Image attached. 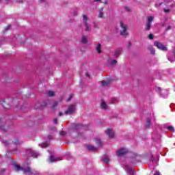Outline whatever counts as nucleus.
Segmentation results:
<instances>
[{
  "label": "nucleus",
  "instance_id": "obj_1",
  "mask_svg": "<svg viewBox=\"0 0 175 175\" xmlns=\"http://www.w3.org/2000/svg\"><path fill=\"white\" fill-rule=\"evenodd\" d=\"M14 169L16 170V172L22 171L25 174L27 175H38V172H36L35 170H31L30 167H27L26 169H24L23 167L15 165Z\"/></svg>",
  "mask_w": 175,
  "mask_h": 175
},
{
  "label": "nucleus",
  "instance_id": "obj_2",
  "mask_svg": "<svg viewBox=\"0 0 175 175\" xmlns=\"http://www.w3.org/2000/svg\"><path fill=\"white\" fill-rule=\"evenodd\" d=\"M120 27L122 28L120 30V35L122 36H128V35H129L126 31V29H128V27H126V25H124L122 21H120Z\"/></svg>",
  "mask_w": 175,
  "mask_h": 175
},
{
  "label": "nucleus",
  "instance_id": "obj_3",
  "mask_svg": "<svg viewBox=\"0 0 175 175\" xmlns=\"http://www.w3.org/2000/svg\"><path fill=\"white\" fill-rule=\"evenodd\" d=\"M76 111V105L72 104L68 106L67 110L64 111V114L71 116V114H73Z\"/></svg>",
  "mask_w": 175,
  "mask_h": 175
},
{
  "label": "nucleus",
  "instance_id": "obj_4",
  "mask_svg": "<svg viewBox=\"0 0 175 175\" xmlns=\"http://www.w3.org/2000/svg\"><path fill=\"white\" fill-rule=\"evenodd\" d=\"M146 18H147V23L145 26V31H150V29H151V28L152 27V26H151V23L154 21V16H148Z\"/></svg>",
  "mask_w": 175,
  "mask_h": 175
},
{
  "label": "nucleus",
  "instance_id": "obj_5",
  "mask_svg": "<svg viewBox=\"0 0 175 175\" xmlns=\"http://www.w3.org/2000/svg\"><path fill=\"white\" fill-rule=\"evenodd\" d=\"M154 46L159 49V50H161L162 51H167V47H166L163 44L159 41H156L154 42Z\"/></svg>",
  "mask_w": 175,
  "mask_h": 175
},
{
  "label": "nucleus",
  "instance_id": "obj_6",
  "mask_svg": "<svg viewBox=\"0 0 175 175\" xmlns=\"http://www.w3.org/2000/svg\"><path fill=\"white\" fill-rule=\"evenodd\" d=\"M83 23L85 24V31L86 32H88V31H90V25H88V17H87V15L85 14H83Z\"/></svg>",
  "mask_w": 175,
  "mask_h": 175
},
{
  "label": "nucleus",
  "instance_id": "obj_7",
  "mask_svg": "<svg viewBox=\"0 0 175 175\" xmlns=\"http://www.w3.org/2000/svg\"><path fill=\"white\" fill-rule=\"evenodd\" d=\"M126 153H128V150L122 148L116 152V155L118 157H122V155H125Z\"/></svg>",
  "mask_w": 175,
  "mask_h": 175
},
{
  "label": "nucleus",
  "instance_id": "obj_8",
  "mask_svg": "<svg viewBox=\"0 0 175 175\" xmlns=\"http://www.w3.org/2000/svg\"><path fill=\"white\" fill-rule=\"evenodd\" d=\"M106 135H107V136L109 137V139H113V137H114V131H113V130L108 129L106 131H105Z\"/></svg>",
  "mask_w": 175,
  "mask_h": 175
},
{
  "label": "nucleus",
  "instance_id": "obj_9",
  "mask_svg": "<svg viewBox=\"0 0 175 175\" xmlns=\"http://www.w3.org/2000/svg\"><path fill=\"white\" fill-rule=\"evenodd\" d=\"M159 155H161V154L159 153H157L156 155H155V157L154 159V167L155 166H158L159 165Z\"/></svg>",
  "mask_w": 175,
  "mask_h": 175
},
{
  "label": "nucleus",
  "instance_id": "obj_10",
  "mask_svg": "<svg viewBox=\"0 0 175 175\" xmlns=\"http://www.w3.org/2000/svg\"><path fill=\"white\" fill-rule=\"evenodd\" d=\"M155 91L156 92H157V94H159L160 95V96L164 97L165 95L162 94V89L160 87H156L155 88Z\"/></svg>",
  "mask_w": 175,
  "mask_h": 175
},
{
  "label": "nucleus",
  "instance_id": "obj_11",
  "mask_svg": "<svg viewBox=\"0 0 175 175\" xmlns=\"http://www.w3.org/2000/svg\"><path fill=\"white\" fill-rule=\"evenodd\" d=\"M96 50L98 54H100V53H102V45L100 44V43L97 44Z\"/></svg>",
  "mask_w": 175,
  "mask_h": 175
},
{
  "label": "nucleus",
  "instance_id": "obj_12",
  "mask_svg": "<svg viewBox=\"0 0 175 175\" xmlns=\"http://www.w3.org/2000/svg\"><path fill=\"white\" fill-rule=\"evenodd\" d=\"M88 150H89V151H98V148H96L95 146H92V145H88L87 146Z\"/></svg>",
  "mask_w": 175,
  "mask_h": 175
},
{
  "label": "nucleus",
  "instance_id": "obj_13",
  "mask_svg": "<svg viewBox=\"0 0 175 175\" xmlns=\"http://www.w3.org/2000/svg\"><path fill=\"white\" fill-rule=\"evenodd\" d=\"M111 83V79H108L107 81H104L102 83L103 87H107Z\"/></svg>",
  "mask_w": 175,
  "mask_h": 175
},
{
  "label": "nucleus",
  "instance_id": "obj_14",
  "mask_svg": "<svg viewBox=\"0 0 175 175\" xmlns=\"http://www.w3.org/2000/svg\"><path fill=\"white\" fill-rule=\"evenodd\" d=\"M147 49L152 55H154V46L152 45H148Z\"/></svg>",
  "mask_w": 175,
  "mask_h": 175
},
{
  "label": "nucleus",
  "instance_id": "obj_15",
  "mask_svg": "<svg viewBox=\"0 0 175 175\" xmlns=\"http://www.w3.org/2000/svg\"><path fill=\"white\" fill-rule=\"evenodd\" d=\"M155 79H157V80H159L162 77V75H161V72L158 71H155L154 72Z\"/></svg>",
  "mask_w": 175,
  "mask_h": 175
},
{
  "label": "nucleus",
  "instance_id": "obj_16",
  "mask_svg": "<svg viewBox=\"0 0 175 175\" xmlns=\"http://www.w3.org/2000/svg\"><path fill=\"white\" fill-rule=\"evenodd\" d=\"M150 125H151V120H150L148 118L146 119L145 127L146 129H148V128H150Z\"/></svg>",
  "mask_w": 175,
  "mask_h": 175
},
{
  "label": "nucleus",
  "instance_id": "obj_17",
  "mask_svg": "<svg viewBox=\"0 0 175 175\" xmlns=\"http://www.w3.org/2000/svg\"><path fill=\"white\" fill-rule=\"evenodd\" d=\"M54 161H59V158L55 159L53 155H51L50 159H49V162L53 163Z\"/></svg>",
  "mask_w": 175,
  "mask_h": 175
},
{
  "label": "nucleus",
  "instance_id": "obj_18",
  "mask_svg": "<svg viewBox=\"0 0 175 175\" xmlns=\"http://www.w3.org/2000/svg\"><path fill=\"white\" fill-rule=\"evenodd\" d=\"M82 43H88V40H87V36H83L81 39Z\"/></svg>",
  "mask_w": 175,
  "mask_h": 175
},
{
  "label": "nucleus",
  "instance_id": "obj_19",
  "mask_svg": "<svg viewBox=\"0 0 175 175\" xmlns=\"http://www.w3.org/2000/svg\"><path fill=\"white\" fill-rule=\"evenodd\" d=\"M96 143L97 146H99L100 147L102 146V141H100V139L99 138L96 139Z\"/></svg>",
  "mask_w": 175,
  "mask_h": 175
},
{
  "label": "nucleus",
  "instance_id": "obj_20",
  "mask_svg": "<svg viewBox=\"0 0 175 175\" xmlns=\"http://www.w3.org/2000/svg\"><path fill=\"white\" fill-rule=\"evenodd\" d=\"M57 106H58V102L55 101L52 106V110H55L57 109Z\"/></svg>",
  "mask_w": 175,
  "mask_h": 175
},
{
  "label": "nucleus",
  "instance_id": "obj_21",
  "mask_svg": "<svg viewBox=\"0 0 175 175\" xmlns=\"http://www.w3.org/2000/svg\"><path fill=\"white\" fill-rule=\"evenodd\" d=\"M120 55H121V51H116L115 52L114 56L116 57V58H118V57H120Z\"/></svg>",
  "mask_w": 175,
  "mask_h": 175
},
{
  "label": "nucleus",
  "instance_id": "obj_22",
  "mask_svg": "<svg viewBox=\"0 0 175 175\" xmlns=\"http://www.w3.org/2000/svg\"><path fill=\"white\" fill-rule=\"evenodd\" d=\"M42 148H46V147H49V143L44 142L41 144Z\"/></svg>",
  "mask_w": 175,
  "mask_h": 175
},
{
  "label": "nucleus",
  "instance_id": "obj_23",
  "mask_svg": "<svg viewBox=\"0 0 175 175\" xmlns=\"http://www.w3.org/2000/svg\"><path fill=\"white\" fill-rule=\"evenodd\" d=\"M38 153L33 152V151H31V156L33 157V158H36L38 157Z\"/></svg>",
  "mask_w": 175,
  "mask_h": 175
},
{
  "label": "nucleus",
  "instance_id": "obj_24",
  "mask_svg": "<svg viewBox=\"0 0 175 175\" xmlns=\"http://www.w3.org/2000/svg\"><path fill=\"white\" fill-rule=\"evenodd\" d=\"M167 129H168V131H171V132H174V127H173L172 126H167Z\"/></svg>",
  "mask_w": 175,
  "mask_h": 175
},
{
  "label": "nucleus",
  "instance_id": "obj_25",
  "mask_svg": "<svg viewBox=\"0 0 175 175\" xmlns=\"http://www.w3.org/2000/svg\"><path fill=\"white\" fill-rule=\"evenodd\" d=\"M103 161L105 162V163H109L110 160L109 159V157H106L103 159Z\"/></svg>",
  "mask_w": 175,
  "mask_h": 175
},
{
  "label": "nucleus",
  "instance_id": "obj_26",
  "mask_svg": "<svg viewBox=\"0 0 175 175\" xmlns=\"http://www.w3.org/2000/svg\"><path fill=\"white\" fill-rule=\"evenodd\" d=\"M107 106V105H106V103H105L104 101H102L101 107H103V109H106Z\"/></svg>",
  "mask_w": 175,
  "mask_h": 175
},
{
  "label": "nucleus",
  "instance_id": "obj_27",
  "mask_svg": "<svg viewBox=\"0 0 175 175\" xmlns=\"http://www.w3.org/2000/svg\"><path fill=\"white\" fill-rule=\"evenodd\" d=\"M48 95H49V96H54V95H55V94L53 91H49L48 92Z\"/></svg>",
  "mask_w": 175,
  "mask_h": 175
},
{
  "label": "nucleus",
  "instance_id": "obj_28",
  "mask_svg": "<svg viewBox=\"0 0 175 175\" xmlns=\"http://www.w3.org/2000/svg\"><path fill=\"white\" fill-rule=\"evenodd\" d=\"M148 38H149L150 40H152V39H154V35L150 33L148 35Z\"/></svg>",
  "mask_w": 175,
  "mask_h": 175
},
{
  "label": "nucleus",
  "instance_id": "obj_29",
  "mask_svg": "<svg viewBox=\"0 0 175 175\" xmlns=\"http://www.w3.org/2000/svg\"><path fill=\"white\" fill-rule=\"evenodd\" d=\"M98 17L100 18H103V12H100L99 14H98Z\"/></svg>",
  "mask_w": 175,
  "mask_h": 175
},
{
  "label": "nucleus",
  "instance_id": "obj_30",
  "mask_svg": "<svg viewBox=\"0 0 175 175\" xmlns=\"http://www.w3.org/2000/svg\"><path fill=\"white\" fill-rule=\"evenodd\" d=\"M59 133L61 136H65V135H66V132L65 131H60Z\"/></svg>",
  "mask_w": 175,
  "mask_h": 175
},
{
  "label": "nucleus",
  "instance_id": "obj_31",
  "mask_svg": "<svg viewBox=\"0 0 175 175\" xmlns=\"http://www.w3.org/2000/svg\"><path fill=\"white\" fill-rule=\"evenodd\" d=\"M12 28V26L10 25H8L6 27H5V30L6 31H9V29H10Z\"/></svg>",
  "mask_w": 175,
  "mask_h": 175
},
{
  "label": "nucleus",
  "instance_id": "obj_32",
  "mask_svg": "<svg viewBox=\"0 0 175 175\" xmlns=\"http://www.w3.org/2000/svg\"><path fill=\"white\" fill-rule=\"evenodd\" d=\"M117 60H112L111 62V65H116V64H117Z\"/></svg>",
  "mask_w": 175,
  "mask_h": 175
},
{
  "label": "nucleus",
  "instance_id": "obj_33",
  "mask_svg": "<svg viewBox=\"0 0 175 175\" xmlns=\"http://www.w3.org/2000/svg\"><path fill=\"white\" fill-rule=\"evenodd\" d=\"M129 174L133 175V170L129 169Z\"/></svg>",
  "mask_w": 175,
  "mask_h": 175
},
{
  "label": "nucleus",
  "instance_id": "obj_34",
  "mask_svg": "<svg viewBox=\"0 0 175 175\" xmlns=\"http://www.w3.org/2000/svg\"><path fill=\"white\" fill-rule=\"evenodd\" d=\"M72 98H73V96H72V94H70L69 98L67 99V102H69L70 100H72Z\"/></svg>",
  "mask_w": 175,
  "mask_h": 175
},
{
  "label": "nucleus",
  "instance_id": "obj_35",
  "mask_svg": "<svg viewBox=\"0 0 175 175\" xmlns=\"http://www.w3.org/2000/svg\"><path fill=\"white\" fill-rule=\"evenodd\" d=\"M3 107H4V109H9V107H8V104H6V103H3Z\"/></svg>",
  "mask_w": 175,
  "mask_h": 175
},
{
  "label": "nucleus",
  "instance_id": "obj_36",
  "mask_svg": "<svg viewBox=\"0 0 175 175\" xmlns=\"http://www.w3.org/2000/svg\"><path fill=\"white\" fill-rule=\"evenodd\" d=\"M163 10H164L165 13H170V10H169V9L164 8Z\"/></svg>",
  "mask_w": 175,
  "mask_h": 175
},
{
  "label": "nucleus",
  "instance_id": "obj_37",
  "mask_svg": "<svg viewBox=\"0 0 175 175\" xmlns=\"http://www.w3.org/2000/svg\"><path fill=\"white\" fill-rule=\"evenodd\" d=\"M124 9L125 10H126V12H129V13L131 12V8H129V7H125Z\"/></svg>",
  "mask_w": 175,
  "mask_h": 175
},
{
  "label": "nucleus",
  "instance_id": "obj_38",
  "mask_svg": "<svg viewBox=\"0 0 175 175\" xmlns=\"http://www.w3.org/2000/svg\"><path fill=\"white\" fill-rule=\"evenodd\" d=\"M14 144H20V142H18V139H16L14 141Z\"/></svg>",
  "mask_w": 175,
  "mask_h": 175
},
{
  "label": "nucleus",
  "instance_id": "obj_39",
  "mask_svg": "<svg viewBox=\"0 0 175 175\" xmlns=\"http://www.w3.org/2000/svg\"><path fill=\"white\" fill-rule=\"evenodd\" d=\"M167 59H168V61H170V62H174V59H173L170 57H168Z\"/></svg>",
  "mask_w": 175,
  "mask_h": 175
},
{
  "label": "nucleus",
  "instance_id": "obj_40",
  "mask_svg": "<svg viewBox=\"0 0 175 175\" xmlns=\"http://www.w3.org/2000/svg\"><path fill=\"white\" fill-rule=\"evenodd\" d=\"M154 175H161V173L159 172V171H155Z\"/></svg>",
  "mask_w": 175,
  "mask_h": 175
},
{
  "label": "nucleus",
  "instance_id": "obj_41",
  "mask_svg": "<svg viewBox=\"0 0 175 175\" xmlns=\"http://www.w3.org/2000/svg\"><path fill=\"white\" fill-rule=\"evenodd\" d=\"M54 124H57L58 123V120L57 118H55L53 120Z\"/></svg>",
  "mask_w": 175,
  "mask_h": 175
},
{
  "label": "nucleus",
  "instance_id": "obj_42",
  "mask_svg": "<svg viewBox=\"0 0 175 175\" xmlns=\"http://www.w3.org/2000/svg\"><path fill=\"white\" fill-rule=\"evenodd\" d=\"M170 29H172V26H168V27L166 28L165 31H169Z\"/></svg>",
  "mask_w": 175,
  "mask_h": 175
},
{
  "label": "nucleus",
  "instance_id": "obj_43",
  "mask_svg": "<svg viewBox=\"0 0 175 175\" xmlns=\"http://www.w3.org/2000/svg\"><path fill=\"white\" fill-rule=\"evenodd\" d=\"M94 2H100L101 3H103L102 0H94Z\"/></svg>",
  "mask_w": 175,
  "mask_h": 175
},
{
  "label": "nucleus",
  "instance_id": "obj_44",
  "mask_svg": "<svg viewBox=\"0 0 175 175\" xmlns=\"http://www.w3.org/2000/svg\"><path fill=\"white\" fill-rule=\"evenodd\" d=\"M85 75L87 77H90V73L88 72H86Z\"/></svg>",
  "mask_w": 175,
  "mask_h": 175
},
{
  "label": "nucleus",
  "instance_id": "obj_45",
  "mask_svg": "<svg viewBox=\"0 0 175 175\" xmlns=\"http://www.w3.org/2000/svg\"><path fill=\"white\" fill-rule=\"evenodd\" d=\"M59 117H62V116H64V113L62 112H59Z\"/></svg>",
  "mask_w": 175,
  "mask_h": 175
},
{
  "label": "nucleus",
  "instance_id": "obj_46",
  "mask_svg": "<svg viewBox=\"0 0 175 175\" xmlns=\"http://www.w3.org/2000/svg\"><path fill=\"white\" fill-rule=\"evenodd\" d=\"M4 143H5V146H8L9 145V142L8 141H5Z\"/></svg>",
  "mask_w": 175,
  "mask_h": 175
},
{
  "label": "nucleus",
  "instance_id": "obj_47",
  "mask_svg": "<svg viewBox=\"0 0 175 175\" xmlns=\"http://www.w3.org/2000/svg\"><path fill=\"white\" fill-rule=\"evenodd\" d=\"M161 5H162V3H160L159 5L156 4L155 6H156V7H158V6H161Z\"/></svg>",
  "mask_w": 175,
  "mask_h": 175
},
{
  "label": "nucleus",
  "instance_id": "obj_48",
  "mask_svg": "<svg viewBox=\"0 0 175 175\" xmlns=\"http://www.w3.org/2000/svg\"><path fill=\"white\" fill-rule=\"evenodd\" d=\"M104 4H105V5H107V4H108V2H107V0L105 1Z\"/></svg>",
  "mask_w": 175,
  "mask_h": 175
},
{
  "label": "nucleus",
  "instance_id": "obj_49",
  "mask_svg": "<svg viewBox=\"0 0 175 175\" xmlns=\"http://www.w3.org/2000/svg\"><path fill=\"white\" fill-rule=\"evenodd\" d=\"M132 46V43L129 42V47H131Z\"/></svg>",
  "mask_w": 175,
  "mask_h": 175
},
{
  "label": "nucleus",
  "instance_id": "obj_50",
  "mask_svg": "<svg viewBox=\"0 0 175 175\" xmlns=\"http://www.w3.org/2000/svg\"><path fill=\"white\" fill-rule=\"evenodd\" d=\"M158 139L159 140V139H161V135H158Z\"/></svg>",
  "mask_w": 175,
  "mask_h": 175
},
{
  "label": "nucleus",
  "instance_id": "obj_51",
  "mask_svg": "<svg viewBox=\"0 0 175 175\" xmlns=\"http://www.w3.org/2000/svg\"><path fill=\"white\" fill-rule=\"evenodd\" d=\"M100 11H101V12L103 11V8H100Z\"/></svg>",
  "mask_w": 175,
  "mask_h": 175
},
{
  "label": "nucleus",
  "instance_id": "obj_52",
  "mask_svg": "<svg viewBox=\"0 0 175 175\" xmlns=\"http://www.w3.org/2000/svg\"><path fill=\"white\" fill-rule=\"evenodd\" d=\"M170 0H168V2H170Z\"/></svg>",
  "mask_w": 175,
  "mask_h": 175
},
{
  "label": "nucleus",
  "instance_id": "obj_53",
  "mask_svg": "<svg viewBox=\"0 0 175 175\" xmlns=\"http://www.w3.org/2000/svg\"><path fill=\"white\" fill-rule=\"evenodd\" d=\"M41 1H46V0H41Z\"/></svg>",
  "mask_w": 175,
  "mask_h": 175
},
{
  "label": "nucleus",
  "instance_id": "obj_54",
  "mask_svg": "<svg viewBox=\"0 0 175 175\" xmlns=\"http://www.w3.org/2000/svg\"><path fill=\"white\" fill-rule=\"evenodd\" d=\"M7 80H8V78H7Z\"/></svg>",
  "mask_w": 175,
  "mask_h": 175
}]
</instances>
